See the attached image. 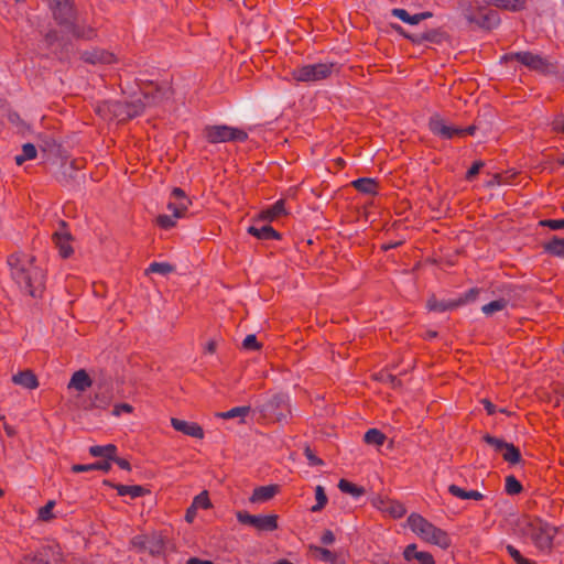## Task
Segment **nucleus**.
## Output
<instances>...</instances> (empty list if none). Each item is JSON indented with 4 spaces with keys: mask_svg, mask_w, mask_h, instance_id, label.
<instances>
[{
    "mask_svg": "<svg viewBox=\"0 0 564 564\" xmlns=\"http://www.w3.org/2000/svg\"><path fill=\"white\" fill-rule=\"evenodd\" d=\"M34 261L33 256L23 251H15L7 259L10 275L21 291L32 297H40L45 289V274L34 265Z\"/></svg>",
    "mask_w": 564,
    "mask_h": 564,
    "instance_id": "f257e3e1",
    "label": "nucleus"
},
{
    "mask_svg": "<svg viewBox=\"0 0 564 564\" xmlns=\"http://www.w3.org/2000/svg\"><path fill=\"white\" fill-rule=\"evenodd\" d=\"M147 86L152 87L154 91L143 90V99H135L127 102H116L113 111L117 116H122L123 120H130L138 116H141L147 106H154L167 98L170 87H163L151 80L145 83Z\"/></svg>",
    "mask_w": 564,
    "mask_h": 564,
    "instance_id": "f03ea898",
    "label": "nucleus"
},
{
    "mask_svg": "<svg viewBox=\"0 0 564 564\" xmlns=\"http://www.w3.org/2000/svg\"><path fill=\"white\" fill-rule=\"evenodd\" d=\"M410 529L429 543L435 544L444 550L448 549L452 540L446 531L435 527L419 513H411L408 517Z\"/></svg>",
    "mask_w": 564,
    "mask_h": 564,
    "instance_id": "7ed1b4c3",
    "label": "nucleus"
},
{
    "mask_svg": "<svg viewBox=\"0 0 564 564\" xmlns=\"http://www.w3.org/2000/svg\"><path fill=\"white\" fill-rule=\"evenodd\" d=\"M524 532L532 540L539 551L543 553H551L553 549V541L557 533V528L542 520L541 518H529Z\"/></svg>",
    "mask_w": 564,
    "mask_h": 564,
    "instance_id": "20e7f679",
    "label": "nucleus"
},
{
    "mask_svg": "<svg viewBox=\"0 0 564 564\" xmlns=\"http://www.w3.org/2000/svg\"><path fill=\"white\" fill-rule=\"evenodd\" d=\"M518 61L522 65H524L530 70L549 75V74H556L557 73V64L551 62L549 58L543 57L542 55L534 54L532 52L525 51V52H516V53H508L505 54L501 57V61L509 62V61Z\"/></svg>",
    "mask_w": 564,
    "mask_h": 564,
    "instance_id": "39448f33",
    "label": "nucleus"
},
{
    "mask_svg": "<svg viewBox=\"0 0 564 564\" xmlns=\"http://www.w3.org/2000/svg\"><path fill=\"white\" fill-rule=\"evenodd\" d=\"M203 137L210 144L248 140V133L243 129L227 124H208L203 129Z\"/></svg>",
    "mask_w": 564,
    "mask_h": 564,
    "instance_id": "423d86ee",
    "label": "nucleus"
},
{
    "mask_svg": "<svg viewBox=\"0 0 564 564\" xmlns=\"http://www.w3.org/2000/svg\"><path fill=\"white\" fill-rule=\"evenodd\" d=\"M391 29L397 32L402 37L409 40L411 43L416 45H422L426 42L433 44H442L445 41H448L449 35L442 28L431 29L422 33H410L406 32L400 24L391 23Z\"/></svg>",
    "mask_w": 564,
    "mask_h": 564,
    "instance_id": "0eeeda50",
    "label": "nucleus"
},
{
    "mask_svg": "<svg viewBox=\"0 0 564 564\" xmlns=\"http://www.w3.org/2000/svg\"><path fill=\"white\" fill-rule=\"evenodd\" d=\"M334 67L333 63L308 64L295 68L292 75L297 82H317L329 77Z\"/></svg>",
    "mask_w": 564,
    "mask_h": 564,
    "instance_id": "6e6552de",
    "label": "nucleus"
},
{
    "mask_svg": "<svg viewBox=\"0 0 564 564\" xmlns=\"http://www.w3.org/2000/svg\"><path fill=\"white\" fill-rule=\"evenodd\" d=\"M262 413L265 417L280 422L291 413L289 397L284 393L273 395L262 405Z\"/></svg>",
    "mask_w": 564,
    "mask_h": 564,
    "instance_id": "1a4fd4ad",
    "label": "nucleus"
},
{
    "mask_svg": "<svg viewBox=\"0 0 564 564\" xmlns=\"http://www.w3.org/2000/svg\"><path fill=\"white\" fill-rule=\"evenodd\" d=\"M236 517L239 523L253 527L258 531L271 532L279 528L276 514L253 516L242 510L238 511Z\"/></svg>",
    "mask_w": 564,
    "mask_h": 564,
    "instance_id": "9d476101",
    "label": "nucleus"
},
{
    "mask_svg": "<svg viewBox=\"0 0 564 564\" xmlns=\"http://www.w3.org/2000/svg\"><path fill=\"white\" fill-rule=\"evenodd\" d=\"M50 7L56 23L61 26H68L76 20L77 10L72 0H51Z\"/></svg>",
    "mask_w": 564,
    "mask_h": 564,
    "instance_id": "9b49d317",
    "label": "nucleus"
},
{
    "mask_svg": "<svg viewBox=\"0 0 564 564\" xmlns=\"http://www.w3.org/2000/svg\"><path fill=\"white\" fill-rule=\"evenodd\" d=\"M52 240L63 259H67L74 253L70 245L72 235L65 220H59L58 228L52 235Z\"/></svg>",
    "mask_w": 564,
    "mask_h": 564,
    "instance_id": "f8f14e48",
    "label": "nucleus"
},
{
    "mask_svg": "<svg viewBox=\"0 0 564 564\" xmlns=\"http://www.w3.org/2000/svg\"><path fill=\"white\" fill-rule=\"evenodd\" d=\"M371 502L373 507L382 512H387L394 519L402 518L406 513V509L403 503L387 497L377 496Z\"/></svg>",
    "mask_w": 564,
    "mask_h": 564,
    "instance_id": "ddd939ff",
    "label": "nucleus"
},
{
    "mask_svg": "<svg viewBox=\"0 0 564 564\" xmlns=\"http://www.w3.org/2000/svg\"><path fill=\"white\" fill-rule=\"evenodd\" d=\"M477 13L476 21L473 24L485 31H491L500 24V15L495 10L477 7Z\"/></svg>",
    "mask_w": 564,
    "mask_h": 564,
    "instance_id": "4468645a",
    "label": "nucleus"
},
{
    "mask_svg": "<svg viewBox=\"0 0 564 564\" xmlns=\"http://www.w3.org/2000/svg\"><path fill=\"white\" fill-rule=\"evenodd\" d=\"M429 129L434 135H437L445 140L455 138V133H457V128L447 126L445 120L441 118L438 115H433L430 118Z\"/></svg>",
    "mask_w": 564,
    "mask_h": 564,
    "instance_id": "2eb2a0df",
    "label": "nucleus"
},
{
    "mask_svg": "<svg viewBox=\"0 0 564 564\" xmlns=\"http://www.w3.org/2000/svg\"><path fill=\"white\" fill-rule=\"evenodd\" d=\"M171 425L175 431L181 432L184 435L199 440L204 437V430L196 422H187L181 419L172 417Z\"/></svg>",
    "mask_w": 564,
    "mask_h": 564,
    "instance_id": "dca6fc26",
    "label": "nucleus"
},
{
    "mask_svg": "<svg viewBox=\"0 0 564 564\" xmlns=\"http://www.w3.org/2000/svg\"><path fill=\"white\" fill-rule=\"evenodd\" d=\"M104 485L109 486L117 490V494L119 496H130L132 499L138 497H143L148 494H150V490L147 489L143 486L140 485H121V484H115L110 480H104Z\"/></svg>",
    "mask_w": 564,
    "mask_h": 564,
    "instance_id": "f3484780",
    "label": "nucleus"
},
{
    "mask_svg": "<svg viewBox=\"0 0 564 564\" xmlns=\"http://www.w3.org/2000/svg\"><path fill=\"white\" fill-rule=\"evenodd\" d=\"M82 59L88 64H112L116 62V56L101 48H94L91 51H85L82 54Z\"/></svg>",
    "mask_w": 564,
    "mask_h": 564,
    "instance_id": "a211bd4d",
    "label": "nucleus"
},
{
    "mask_svg": "<svg viewBox=\"0 0 564 564\" xmlns=\"http://www.w3.org/2000/svg\"><path fill=\"white\" fill-rule=\"evenodd\" d=\"M55 178L63 186H74L77 181L76 167H72V165L62 162L58 170L55 172Z\"/></svg>",
    "mask_w": 564,
    "mask_h": 564,
    "instance_id": "6ab92c4d",
    "label": "nucleus"
},
{
    "mask_svg": "<svg viewBox=\"0 0 564 564\" xmlns=\"http://www.w3.org/2000/svg\"><path fill=\"white\" fill-rule=\"evenodd\" d=\"M12 382L28 390H34L40 384L36 375L31 369H24L13 375Z\"/></svg>",
    "mask_w": 564,
    "mask_h": 564,
    "instance_id": "aec40b11",
    "label": "nucleus"
},
{
    "mask_svg": "<svg viewBox=\"0 0 564 564\" xmlns=\"http://www.w3.org/2000/svg\"><path fill=\"white\" fill-rule=\"evenodd\" d=\"M350 185L359 193L376 196L379 193V182L371 177H360L350 183Z\"/></svg>",
    "mask_w": 564,
    "mask_h": 564,
    "instance_id": "412c9836",
    "label": "nucleus"
},
{
    "mask_svg": "<svg viewBox=\"0 0 564 564\" xmlns=\"http://www.w3.org/2000/svg\"><path fill=\"white\" fill-rule=\"evenodd\" d=\"M391 14L393 17H397L401 21L412 24V25L419 24L421 21L433 17V13L431 11H424V12H420L416 14H410L405 9H401V8L392 9Z\"/></svg>",
    "mask_w": 564,
    "mask_h": 564,
    "instance_id": "4be33fe9",
    "label": "nucleus"
},
{
    "mask_svg": "<svg viewBox=\"0 0 564 564\" xmlns=\"http://www.w3.org/2000/svg\"><path fill=\"white\" fill-rule=\"evenodd\" d=\"M142 550H147L151 555H161L165 551L164 539L160 534L147 535L142 539Z\"/></svg>",
    "mask_w": 564,
    "mask_h": 564,
    "instance_id": "5701e85b",
    "label": "nucleus"
},
{
    "mask_svg": "<svg viewBox=\"0 0 564 564\" xmlns=\"http://www.w3.org/2000/svg\"><path fill=\"white\" fill-rule=\"evenodd\" d=\"M405 561L416 560L420 564H435L434 557L430 552L417 551L416 544H409L403 551Z\"/></svg>",
    "mask_w": 564,
    "mask_h": 564,
    "instance_id": "b1692460",
    "label": "nucleus"
},
{
    "mask_svg": "<svg viewBox=\"0 0 564 564\" xmlns=\"http://www.w3.org/2000/svg\"><path fill=\"white\" fill-rule=\"evenodd\" d=\"M248 232L252 235L253 237L261 239V240H280L281 234L276 231L272 226L270 225H252L248 228Z\"/></svg>",
    "mask_w": 564,
    "mask_h": 564,
    "instance_id": "393cba45",
    "label": "nucleus"
},
{
    "mask_svg": "<svg viewBox=\"0 0 564 564\" xmlns=\"http://www.w3.org/2000/svg\"><path fill=\"white\" fill-rule=\"evenodd\" d=\"M93 386V380L87 373L86 370L80 369L73 373L70 381L68 383V388H74L79 392L86 391L88 388Z\"/></svg>",
    "mask_w": 564,
    "mask_h": 564,
    "instance_id": "a878e982",
    "label": "nucleus"
},
{
    "mask_svg": "<svg viewBox=\"0 0 564 564\" xmlns=\"http://www.w3.org/2000/svg\"><path fill=\"white\" fill-rule=\"evenodd\" d=\"M278 485L260 486L253 489L250 502H264L272 499L279 492Z\"/></svg>",
    "mask_w": 564,
    "mask_h": 564,
    "instance_id": "bb28decb",
    "label": "nucleus"
},
{
    "mask_svg": "<svg viewBox=\"0 0 564 564\" xmlns=\"http://www.w3.org/2000/svg\"><path fill=\"white\" fill-rule=\"evenodd\" d=\"M542 248L546 254L564 259V238L552 236L542 243Z\"/></svg>",
    "mask_w": 564,
    "mask_h": 564,
    "instance_id": "cd10ccee",
    "label": "nucleus"
},
{
    "mask_svg": "<svg viewBox=\"0 0 564 564\" xmlns=\"http://www.w3.org/2000/svg\"><path fill=\"white\" fill-rule=\"evenodd\" d=\"M285 202L284 199L276 200L272 206L262 210L259 215L261 220L272 221L282 215H285Z\"/></svg>",
    "mask_w": 564,
    "mask_h": 564,
    "instance_id": "c85d7f7f",
    "label": "nucleus"
},
{
    "mask_svg": "<svg viewBox=\"0 0 564 564\" xmlns=\"http://www.w3.org/2000/svg\"><path fill=\"white\" fill-rule=\"evenodd\" d=\"M117 446L115 444L107 445H94L89 447V454L93 457H102L104 460H108L111 464V459L115 458V454H117Z\"/></svg>",
    "mask_w": 564,
    "mask_h": 564,
    "instance_id": "c756f323",
    "label": "nucleus"
},
{
    "mask_svg": "<svg viewBox=\"0 0 564 564\" xmlns=\"http://www.w3.org/2000/svg\"><path fill=\"white\" fill-rule=\"evenodd\" d=\"M527 0H484L487 6L496 7L502 10L517 12L525 7Z\"/></svg>",
    "mask_w": 564,
    "mask_h": 564,
    "instance_id": "7c9ffc66",
    "label": "nucleus"
},
{
    "mask_svg": "<svg viewBox=\"0 0 564 564\" xmlns=\"http://www.w3.org/2000/svg\"><path fill=\"white\" fill-rule=\"evenodd\" d=\"M426 306L430 311H433V312H446V311H452V310L459 307V303H456L455 300L438 301L433 295L427 300Z\"/></svg>",
    "mask_w": 564,
    "mask_h": 564,
    "instance_id": "2f4dec72",
    "label": "nucleus"
},
{
    "mask_svg": "<svg viewBox=\"0 0 564 564\" xmlns=\"http://www.w3.org/2000/svg\"><path fill=\"white\" fill-rule=\"evenodd\" d=\"M448 492L451 495H453L454 497L463 499V500L471 499V500L478 501V500L484 499V495L481 492H479L477 490H465L454 484L448 486Z\"/></svg>",
    "mask_w": 564,
    "mask_h": 564,
    "instance_id": "473e14b6",
    "label": "nucleus"
},
{
    "mask_svg": "<svg viewBox=\"0 0 564 564\" xmlns=\"http://www.w3.org/2000/svg\"><path fill=\"white\" fill-rule=\"evenodd\" d=\"M111 468V464L108 460L95 462L91 464H75L72 466L73 473H85L91 470H101L104 473H108Z\"/></svg>",
    "mask_w": 564,
    "mask_h": 564,
    "instance_id": "72a5a7b5",
    "label": "nucleus"
},
{
    "mask_svg": "<svg viewBox=\"0 0 564 564\" xmlns=\"http://www.w3.org/2000/svg\"><path fill=\"white\" fill-rule=\"evenodd\" d=\"M66 29L75 36L76 39L83 40H93L96 36V30L91 26L78 25L75 21L72 24H68Z\"/></svg>",
    "mask_w": 564,
    "mask_h": 564,
    "instance_id": "f704fd0d",
    "label": "nucleus"
},
{
    "mask_svg": "<svg viewBox=\"0 0 564 564\" xmlns=\"http://www.w3.org/2000/svg\"><path fill=\"white\" fill-rule=\"evenodd\" d=\"M338 489L354 498H359L366 494V489L362 486H358L347 479H340L338 482Z\"/></svg>",
    "mask_w": 564,
    "mask_h": 564,
    "instance_id": "c9c22d12",
    "label": "nucleus"
},
{
    "mask_svg": "<svg viewBox=\"0 0 564 564\" xmlns=\"http://www.w3.org/2000/svg\"><path fill=\"white\" fill-rule=\"evenodd\" d=\"M501 454L503 460L512 465L519 464L522 460L520 449L512 443L507 442V446L503 448V452H501Z\"/></svg>",
    "mask_w": 564,
    "mask_h": 564,
    "instance_id": "e433bc0d",
    "label": "nucleus"
},
{
    "mask_svg": "<svg viewBox=\"0 0 564 564\" xmlns=\"http://www.w3.org/2000/svg\"><path fill=\"white\" fill-rule=\"evenodd\" d=\"M37 151L33 143H25L22 145V153L14 158L18 165H22L28 160L36 158Z\"/></svg>",
    "mask_w": 564,
    "mask_h": 564,
    "instance_id": "4c0bfd02",
    "label": "nucleus"
},
{
    "mask_svg": "<svg viewBox=\"0 0 564 564\" xmlns=\"http://www.w3.org/2000/svg\"><path fill=\"white\" fill-rule=\"evenodd\" d=\"M315 499H316V503L314 506H312L311 511L319 512L321 510H323L325 508V506L327 505V501H328L325 489L321 485L316 486V488H315Z\"/></svg>",
    "mask_w": 564,
    "mask_h": 564,
    "instance_id": "58836bf2",
    "label": "nucleus"
},
{
    "mask_svg": "<svg viewBox=\"0 0 564 564\" xmlns=\"http://www.w3.org/2000/svg\"><path fill=\"white\" fill-rule=\"evenodd\" d=\"M505 490L508 495L516 496L523 491V486L513 475H509L506 477Z\"/></svg>",
    "mask_w": 564,
    "mask_h": 564,
    "instance_id": "ea45409f",
    "label": "nucleus"
},
{
    "mask_svg": "<svg viewBox=\"0 0 564 564\" xmlns=\"http://www.w3.org/2000/svg\"><path fill=\"white\" fill-rule=\"evenodd\" d=\"M386 438H387L386 435L377 429H370L364 435V441L367 444H373V445H382L384 443Z\"/></svg>",
    "mask_w": 564,
    "mask_h": 564,
    "instance_id": "a19ab883",
    "label": "nucleus"
},
{
    "mask_svg": "<svg viewBox=\"0 0 564 564\" xmlns=\"http://www.w3.org/2000/svg\"><path fill=\"white\" fill-rule=\"evenodd\" d=\"M175 270L174 265L169 262H152L147 269V273H159L167 275Z\"/></svg>",
    "mask_w": 564,
    "mask_h": 564,
    "instance_id": "79ce46f5",
    "label": "nucleus"
},
{
    "mask_svg": "<svg viewBox=\"0 0 564 564\" xmlns=\"http://www.w3.org/2000/svg\"><path fill=\"white\" fill-rule=\"evenodd\" d=\"M459 7L463 11V14L468 23H474L477 17V7H474L471 1L465 0L459 2Z\"/></svg>",
    "mask_w": 564,
    "mask_h": 564,
    "instance_id": "37998d69",
    "label": "nucleus"
},
{
    "mask_svg": "<svg viewBox=\"0 0 564 564\" xmlns=\"http://www.w3.org/2000/svg\"><path fill=\"white\" fill-rule=\"evenodd\" d=\"M507 305H508V301L507 300L499 299V300L491 301L488 304H485L481 307V311L486 315H492L494 313H496L498 311H502L503 308H506Z\"/></svg>",
    "mask_w": 564,
    "mask_h": 564,
    "instance_id": "c03bdc74",
    "label": "nucleus"
},
{
    "mask_svg": "<svg viewBox=\"0 0 564 564\" xmlns=\"http://www.w3.org/2000/svg\"><path fill=\"white\" fill-rule=\"evenodd\" d=\"M189 205L174 199V202H169L167 209L172 212L175 218H182L185 216Z\"/></svg>",
    "mask_w": 564,
    "mask_h": 564,
    "instance_id": "a18cd8bd",
    "label": "nucleus"
},
{
    "mask_svg": "<svg viewBox=\"0 0 564 564\" xmlns=\"http://www.w3.org/2000/svg\"><path fill=\"white\" fill-rule=\"evenodd\" d=\"M482 441L491 446L497 453L503 452V448L507 446V442L505 440L498 438L488 433L482 435Z\"/></svg>",
    "mask_w": 564,
    "mask_h": 564,
    "instance_id": "49530a36",
    "label": "nucleus"
},
{
    "mask_svg": "<svg viewBox=\"0 0 564 564\" xmlns=\"http://www.w3.org/2000/svg\"><path fill=\"white\" fill-rule=\"evenodd\" d=\"M251 411L250 406H236L230 409L229 411L221 412L218 414L219 417L228 420L237 416H246Z\"/></svg>",
    "mask_w": 564,
    "mask_h": 564,
    "instance_id": "de8ad7c7",
    "label": "nucleus"
},
{
    "mask_svg": "<svg viewBox=\"0 0 564 564\" xmlns=\"http://www.w3.org/2000/svg\"><path fill=\"white\" fill-rule=\"evenodd\" d=\"M175 219L176 218L173 215L172 216H170V215H159L156 217L155 223H156V225L160 228L167 230V229H171V228L175 227V225H176V220Z\"/></svg>",
    "mask_w": 564,
    "mask_h": 564,
    "instance_id": "09e8293b",
    "label": "nucleus"
},
{
    "mask_svg": "<svg viewBox=\"0 0 564 564\" xmlns=\"http://www.w3.org/2000/svg\"><path fill=\"white\" fill-rule=\"evenodd\" d=\"M111 395L105 391L95 392L94 395V405L96 408L105 409L110 403Z\"/></svg>",
    "mask_w": 564,
    "mask_h": 564,
    "instance_id": "8fccbe9b",
    "label": "nucleus"
},
{
    "mask_svg": "<svg viewBox=\"0 0 564 564\" xmlns=\"http://www.w3.org/2000/svg\"><path fill=\"white\" fill-rule=\"evenodd\" d=\"M55 506V501L50 500L45 506L40 508L39 510V519L42 521H50L54 518V514L52 512L53 508Z\"/></svg>",
    "mask_w": 564,
    "mask_h": 564,
    "instance_id": "3c124183",
    "label": "nucleus"
},
{
    "mask_svg": "<svg viewBox=\"0 0 564 564\" xmlns=\"http://www.w3.org/2000/svg\"><path fill=\"white\" fill-rule=\"evenodd\" d=\"M193 507L202 509L212 507L207 491H203L194 498Z\"/></svg>",
    "mask_w": 564,
    "mask_h": 564,
    "instance_id": "603ef678",
    "label": "nucleus"
},
{
    "mask_svg": "<svg viewBox=\"0 0 564 564\" xmlns=\"http://www.w3.org/2000/svg\"><path fill=\"white\" fill-rule=\"evenodd\" d=\"M242 347L246 350H259L261 348V344L258 341L256 335L250 334L243 339Z\"/></svg>",
    "mask_w": 564,
    "mask_h": 564,
    "instance_id": "864d4df0",
    "label": "nucleus"
},
{
    "mask_svg": "<svg viewBox=\"0 0 564 564\" xmlns=\"http://www.w3.org/2000/svg\"><path fill=\"white\" fill-rule=\"evenodd\" d=\"M304 455L311 466H323L324 465V460L322 458H319L318 456H316V454L310 446H306L304 448Z\"/></svg>",
    "mask_w": 564,
    "mask_h": 564,
    "instance_id": "5fc2aeb1",
    "label": "nucleus"
},
{
    "mask_svg": "<svg viewBox=\"0 0 564 564\" xmlns=\"http://www.w3.org/2000/svg\"><path fill=\"white\" fill-rule=\"evenodd\" d=\"M539 226L547 227L552 230H560L564 228V218L563 219H543L539 221Z\"/></svg>",
    "mask_w": 564,
    "mask_h": 564,
    "instance_id": "6e6d98bb",
    "label": "nucleus"
},
{
    "mask_svg": "<svg viewBox=\"0 0 564 564\" xmlns=\"http://www.w3.org/2000/svg\"><path fill=\"white\" fill-rule=\"evenodd\" d=\"M478 293H479V290L476 288H473V289L468 290L463 296L455 300V302L459 303V306H462L468 302L475 301Z\"/></svg>",
    "mask_w": 564,
    "mask_h": 564,
    "instance_id": "4d7b16f0",
    "label": "nucleus"
},
{
    "mask_svg": "<svg viewBox=\"0 0 564 564\" xmlns=\"http://www.w3.org/2000/svg\"><path fill=\"white\" fill-rule=\"evenodd\" d=\"M485 165L482 161H475L471 166L468 169L465 178L467 181H473L481 170V167Z\"/></svg>",
    "mask_w": 564,
    "mask_h": 564,
    "instance_id": "13d9d810",
    "label": "nucleus"
},
{
    "mask_svg": "<svg viewBox=\"0 0 564 564\" xmlns=\"http://www.w3.org/2000/svg\"><path fill=\"white\" fill-rule=\"evenodd\" d=\"M171 198L183 202L184 204H192L191 199L187 197L185 192L180 187H174L171 192Z\"/></svg>",
    "mask_w": 564,
    "mask_h": 564,
    "instance_id": "bf43d9fd",
    "label": "nucleus"
},
{
    "mask_svg": "<svg viewBox=\"0 0 564 564\" xmlns=\"http://www.w3.org/2000/svg\"><path fill=\"white\" fill-rule=\"evenodd\" d=\"M477 130V127L475 124H470L466 128H457V133H455V137H465V135H474Z\"/></svg>",
    "mask_w": 564,
    "mask_h": 564,
    "instance_id": "052dcab7",
    "label": "nucleus"
},
{
    "mask_svg": "<svg viewBox=\"0 0 564 564\" xmlns=\"http://www.w3.org/2000/svg\"><path fill=\"white\" fill-rule=\"evenodd\" d=\"M132 411H133V408L129 403H119V404L115 405L112 413L115 415H120L121 412L131 413Z\"/></svg>",
    "mask_w": 564,
    "mask_h": 564,
    "instance_id": "680f3d73",
    "label": "nucleus"
},
{
    "mask_svg": "<svg viewBox=\"0 0 564 564\" xmlns=\"http://www.w3.org/2000/svg\"><path fill=\"white\" fill-rule=\"evenodd\" d=\"M508 554L512 557V560L518 563L522 557H524L518 549H516L513 545L508 544L506 547Z\"/></svg>",
    "mask_w": 564,
    "mask_h": 564,
    "instance_id": "e2e57ef3",
    "label": "nucleus"
},
{
    "mask_svg": "<svg viewBox=\"0 0 564 564\" xmlns=\"http://www.w3.org/2000/svg\"><path fill=\"white\" fill-rule=\"evenodd\" d=\"M321 542L325 545L333 544L335 542V535L333 531L325 530L321 536Z\"/></svg>",
    "mask_w": 564,
    "mask_h": 564,
    "instance_id": "0e129e2a",
    "label": "nucleus"
},
{
    "mask_svg": "<svg viewBox=\"0 0 564 564\" xmlns=\"http://www.w3.org/2000/svg\"><path fill=\"white\" fill-rule=\"evenodd\" d=\"M111 462L116 463L121 469L131 470V465L126 458L118 457L115 454V458Z\"/></svg>",
    "mask_w": 564,
    "mask_h": 564,
    "instance_id": "69168bd1",
    "label": "nucleus"
},
{
    "mask_svg": "<svg viewBox=\"0 0 564 564\" xmlns=\"http://www.w3.org/2000/svg\"><path fill=\"white\" fill-rule=\"evenodd\" d=\"M58 40V33L56 30H51L45 34V42L48 46H53Z\"/></svg>",
    "mask_w": 564,
    "mask_h": 564,
    "instance_id": "338daca9",
    "label": "nucleus"
},
{
    "mask_svg": "<svg viewBox=\"0 0 564 564\" xmlns=\"http://www.w3.org/2000/svg\"><path fill=\"white\" fill-rule=\"evenodd\" d=\"M481 404L484 405L488 415H494L497 412L496 405L488 399H482Z\"/></svg>",
    "mask_w": 564,
    "mask_h": 564,
    "instance_id": "774afa93",
    "label": "nucleus"
}]
</instances>
